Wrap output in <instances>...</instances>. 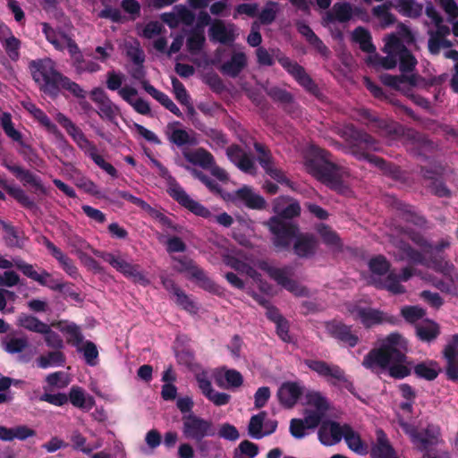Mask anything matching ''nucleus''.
<instances>
[{
	"instance_id": "nucleus-42",
	"label": "nucleus",
	"mask_w": 458,
	"mask_h": 458,
	"mask_svg": "<svg viewBox=\"0 0 458 458\" xmlns=\"http://www.w3.org/2000/svg\"><path fill=\"white\" fill-rule=\"evenodd\" d=\"M352 40L358 43L361 51L365 53L371 54L376 51V47L372 43L370 32L361 26L357 27L353 30Z\"/></svg>"
},
{
	"instance_id": "nucleus-45",
	"label": "nucleus",
	"mask_w": 458,
	"mask_h": 458,
	"mask_svg": "<svg viewBox=\"0 0 458 458\" xmlns=\"http://www.w3.org/2000/svg\"><path fill=\"white\" fill-rule=\"evenodd\" d=\"M374 284L378 289H386L394 294H401L405 292L403 285L400 284L399 276L394 273H390L384 280H377Z\"/></svg>"
},
{
	"instance_id": "nucleus-21",
	"label": "nucleus",
	"mask_w": 458,
	"mask_h": 458,
	"mask_svg": "<svg viewBox=\"0 0 458 458\" xmlns=\"http://www.w3.org/2000/svg\"><path fill=\"white\" fill-rule=\"evenodd\" d=\"M439 431L433 426H428L424 430H413L411 433V442L417 449L424 454L432 450V446L437 445Z\"/></svg>"
},
{
	"instance_id": "nucleus-62",
	"label": "nucleus",
	"mask_w": 458,
	"mask_h": 458,
	"mask_svg": "<svg viewBox=\"0 0 458 458\" xmlns=\"http://www.w3.org/2000/svg\"><path fill=\"white\" fill-rule=\"evenodd\" d=\"M0 124L4 133L14 141H21L22 139L21 133L17 131L13 123L12 116L9 113H3L1 116Z\"/></svg>"
},
{
	"instance_id": "nucleus-61",
	"label": "nucleus",
	"mask_w": 458,
	"mask_h": 458,
	"mask_svg": "<svg viewBox=\"0 0 458 458\" xmlns=\"http://www.w3.org/2000/svg\"><path fill=\"white\" fill-rule=\"evenodd\" d=\"M402 233L406 235L414 244H416L425 253L427 248L431 247L426 237L411 227L402 228Z\"/></svg>"
},
{
	"instance_id": "nucleus-19",
	"label": "nucleus",
	"mask_w": 458,
	"mask_h": 458,
	"mask_svg": "<svg viewBox=\"0 0 458 458\" xmlns=\"http://www.w3.org/2000/svg\"><path fill=\"white\" fill-rule=\"evenodd\" d=\"M393 244L396 249L394 254L395 259L398 261H407L413 265H425L426 259L423 251L414 249L409 242L403 239L396 238L393 241Z\"/></svg>"
},
{
	"instance_id": "nucleus-6",
	"label": "nucleus",
	"mask_w": 458,
	"mask_h": 458,
	"mask_svg": "<svg viewBox=\"0 0 458 458\" xmlns=\"http://www.w3.org/2000/svg\"><path fill=\"white\" fill-rule=\"evenodd\" d=\"M79 242L81 249H90L95 256L108 263L113 268L121 273L124 277L131 279L133 282L139 283L144 286L149 284V280L140 270V266L139 264H132L126 261L120 255V253L114 254L113 252L95 250L81 239L79 240Z\"/></svg>"
},
{
	"instance_id": "nucleus-39",
	"label": "nucleus",
	"mask_w": 458,
	"mask_h": 458,
	"mask_svg": "<svg viewBox=\"0 0 458 458\" xmlns=\"http://www.w3.org/2000/svg\"><path fill=\"white\" fill-rule=\"evenodd\" d=\"M146 92L148 93L153 98L158 101L164 107L169 110L177 117H182V113L174 101L164 92L157 89L154 86L146 87Z\"/></svg>"
},
{
	"instance_id": "nucleus-53",
	"label": "nucleus",
	"mask_w": 458,
	"mask_h": 458,
	"mask_svg": "<svg viewBox=\"0 0 458 458\" xmlns=\"http://www.w3.org/2000/svg\"><path fill=\"white\" fill-rule=\"evenodd\" d=\"M74 184L77 188L82 190L84 192L97 198L108 199V197L98 190L97 184L85 176H81L75 179Z\"/></svg>"
},
{
	"instance_id": "nucleus-28",
	"label": "nucleus",
	"mask_w": 458,
	"mask_h": 458,
	"mask_svg": "<svg viewBox=\"0 0 458 458\" xmlns=\"http://www.w3.org/2000/svg\"><path fill=\"white\" fill-rule=\"evenodd\" d=\"M247 66V56L243 52H235L231 58L225 62L219 71L225 76L236 78L242 70Z\"/></svg>"
},
{
	"instance_id": "nucleus-9",
	"label": "nucleus",
	"mask_w": 458,
	"mask_h": 458,
	"mask_svg": "<svg viewBox=\"0 0 458 458\" xmlns=\"http://www.w3.org/2000/svg\"><path fill=\"white\" fill-rule=\"evenodd\" d=\"M57 121L85 155L90 157L98 166L103 169L107 162L98 153L97 146L88 140L81 129L63 114H58Z\"/></svg>"
},
{
	"instance_id": "nucleus-7",
	"label": "nucleus",
	"mask_w": 458,
	"mask_h": 458,
	"mask_svg": "<svg viewBox=\"0 0 458 458\" xmlns=\"http://www.w3.org/2000/svg\"><path fill=\"white\" fill-rule=\"evenodd\" d=\"M159 175L166 182V192L180 206L188 209L196 216L203 218L211 216V212L199 201L191 199L177 180L170 174L169 170L162 164L157 167Z\"/></svg>"
},
{
	"instance_id": "nucleus-22",
	"label": "nucleus",
	"mask_w": 458,
	"mask_h": 458,
	"mask_svg": "<svg viewBox=\"0 0 458 458\" xmlns=\"http://www.w3.org/2000/svg\"><path fill=\"white\" fill-rule=\"evenodd\" d=\"M407 361L411 363V365H407L409 369L407 377L411 376L413 371L418 378L433 381L441 371L437 362L434 360L421 361L416 364L413 359L407 357Z\"/></svg>"
},
{
	"instance_id": "nucleus-40",
	"label": "nucleus",
	"mask_w": 458,
	"mask_h": 458,
	"mask_svg": "<svg viewBox=\"0 0 458 458\" xmlns=\"http://www.w3.org/2000/svg\"><path fill=\"white\" fill-rule=\"evenodd\" d=\"M439 335V325L434 321H428L426 324L416 326V335L422 342L430 343L436 340Z\"/></svg>"
},
{
	"instance_id": "nucleus-26",
	"label": "nucleus",
	"mask_w": 458,
	"mask_h": 458,
	"mask_svg": "<svg viewBox=\"0 0 458 458\" xmlns=\"http://www.w3.org/2000/svg\"><path fill=\"white\" fill-rule=\"evenodd\" d=\"M381 81L384 85L388 86L396 90L405 91L406 85L411 87H417L424 79L418 74H383L381 75Z\"/></svg>"
},
{
	"instance_id": "nucleus-33",
	"label": "nucleus",
	"mask_w": 458,
	"mask_h": 458,
	"mask_svg": "<svg viewBox=\"0 0 458 458\" xmlns=\"http://www.w3.org/2000/svg\"><path fill=\"white\" fill-rule=\"evenodd\" d=\"M376 437L377 444L371 448V454L376 458H393L394 449L391 445L385 431L377 428Z\"/></svg>"
},
{
	"instance_id": "nucleus-50",
	"label": "nucleus",
	"mask_w": 458,
	"mask_h": 458,
	"mask_svg": "<svg viewBox=\"0 0 458 458\" xmlns=\"http://www.w3.org/2000/svg\"><path fill=\"white\" fill-rule=\"evenodd\" d=\"M318 233L320 235L323 242L330 247H340L341 240L336 232H335L330 226L323 223L318 224L316 226Z\"/></svg>"
},
{
	"instance_id": "nucleus-29",
	"label": "nucleus",
	"mask_w": 458,
	"mask_h": 458,
	"mask_svg": "<svg viewBox=\"0 0 458 458\" xmlns=\"http://www.w3.org/2000/svg\"><path fill=\"white\" fill-rule=\"evenodd\" d=\"M182 156L191 165H198L206 170L215 164L214 156L201 147L194 150H184L182 151Z\"/></svg>"
},
{
	"instance_id": "nucleus-58",
	"label": "nucleus",
	"mask_w": 458,
	"mask_h": 458,
	"mask_svg": "<svg viewBox=\"0 0 458 458\" xmlns=\"http://www.w3.org/2000/svg\"><path fill=\"white\" fill-rule=\"evenodd\" d=\"M368 266L370 272L377 276L386 275L391 267L390 262L383 255H377L371 258Z\"/></svg>"
},
{
	"instance_id": "nucleus-4",
	"label": "nucleus",
	"mask_w": 458,
	"mask_h": 458,
	"mask_svg": "<svg viewBox=\"0 0 458 458\" xmlns=\"http://www.w3.org/2000/svg\"><path fill=\"white\" fill-rule=\"evenodd\" d=\"M330 152L322 149L318 155L306 161L307 171L317 180L330 189L341 191L344 187V178L348 175L345 167L333 162Z\"/></svg>"
},
{
	"instance_id": "nucleus-25",
	"label": "nucleus",
	"mask_w": 458,
	"mask_h": 458,
	"mask_svg": "<svg viewBox=\"0 0 458 458\" xmlns=\"http://www.w3.org/2000/svg\"><path fill=\"white\" fill-rule=\"evenodd\" d=\"M233 201H241L250 209L262 210L267 207L265 199L261 195L254 192L253 190L247 185L234 191Z\"/></svg>"
},
{
	"instance_id": "nucleus-15",
	"label": "nucleus",
	"mask_w": 458,
	"mask_h": 458,
	"mask_svg": "<svg viewBox=\"0 0 458 458\" xmlns=\"http://www.w3.org/2000/svg\"><path fill=\"white\" fill-rule=\"evenodd\" d=\"M393 356L387 352L386 348L381 346L372 348L363 358L361 365L370 370L372 373L379 374L383 370H387L390 376V368L394 366Z\"/></svg>"
},
{
	"instance_id": "nucleus-56",
	"label": "nucleus",
	"mask_w": 458,
	"mask_h": 458,
	"mask_svg": "<svg viewBox=\"0 0 458 458\" xmlns=\"http://www.w3.org/2000/svg\"><path fill=\"white\" fill-rule=\"evenodd\" d=\"M10 36L6 38L3 42V47L4 48L9 58L16 62L20 58V47L21 40L17 38L13 33L6 28Z\"/></svg>"
},
{
	"instance_id": "nucleus-18",
	"label": "nucleus",
	"mask_w": 458,
	"mask_h": 458,
	"mask_svg": "<svg viewBox=\"0 0 458 458\" xmlns=\"http://www.w3.org/2000/svg\"><path fill=\"white\" fill-rule=\"evenodd\" d=\"M293 239L295 240L293 247V252L299 258L310 259L317 253L318 240L314 234L299 232L296 236L293 237Z\"/></svg>"
},
{
	"instance_id": "nucleus-48",
	"label": "nucleus",
	"mask_w": 458,
	"mask_h": 458,
	"mask_svg": "<svg viewBox=\"0 0 458 458\" xmlns=\"http://www.w3.org/2000/svg\"><path fill=\"white\" fill-rule=\"evenodd\" d=\"M37 365L40 369H47L52 366H64L65 356L61 351L49 352L46 355H40L37 359Z\"/></svg>"
},
{
	"instance_id": "nucleus-23",
	"label": "nucleus",
	"mask_w": 458,
	"mask_h": 458,
	"mask_svg": "<svg viewBox=\"0 0 458 458\" xmlns=\"http://www.w3.org/2000/svg\"><path fill=\"white\" fill-rule=\"evenodd\" d=\"M4 166L18 179L24 186L30 185L34 188L35 192L47 194V189L43 185L41 179L31 173L30 170L24 169L21 165H10L4 163Z\"/></svg>"
},
{
	"instance_id": "nucleus-46",
	"label": "nucleus",
	"mask_w": 458,
	"mask_h": 458,
	"mask_svg": "<svg viewBox=\"0 0 458 458\" xmlns=\"http://www.w3.org/2000/svg\"><path fill=\"white\" fill-rule=\"evenodd\" d=\"M267 95L275 102H278L284 106L293 105L294 103L293 95L286 89L274 86L267 88L265 89ZM284 110L290 112L287 106H284Z\"/></svg>"
},
{
	"instance_id": "nucleus-47",
	"label": "nucleus",
	"mask_w": 458,
	"mask_h": 458,
	"mask_svg": "<svg viewBox=\"0 0 458 458\" xmlns=\"http://www.w3.org/2000/svg\"><path fill=\"white\" fill-rule=\"evenodd\" d=\"M61 89L67 90L72 96L79 99H84L86 98V91L75 81H72L67 76L62 74L60 80L57 82V96Z\"/></svg>"
},
{
	"instance_id": "nucleus-51",
	"label": "nucleus",
	"mask_w": 458,
	"mask_h": 458,
	"mask_svg": "<svg viewBox=\"0 0 458 458\" xmlns=\"http://www.w3.org/2000/svg\"><path fill=\"white\" fill-rule=\"evenodd\" d=\"M266 417L267 412L264 411L251 416L248 425V434L252 438L260 439L265 437L264 431H262V428Z\"/></svg>"
},
{
	"instance_id": "nucleus-30",
	"label": "nucleus",
	"mask_w": 458,
	"mask_h": 458,
	"mask_svg": "<svg viewBox=\"0 0 458 458\" xmlns=\"http://www.w3.org/2000/svg\"><path fill=\"white\" fill-rule=\"evenodd\" d=\"M179 124V122H174L167 124L166 135L168 140L177 147H182L185 145H196L197 140L195 137L191 136L186 130L177 128L176 126Z\"/></svg>"
},
{
	"instance_id": "nucleus-17",
	"label": "nucleus",
	"mask_w": 458,
	"mask_h": 458,
	"mask_svg": "<svg viewBox=\"0 0 458 458\" xmlns=\"http://www.w3.org/2000/svg\"><path fill=\"white\" fill-rule=\"evenodd\" d=\"M304 394V386L296 381L284 382L278 388L276 395L279 403L285 409H292Z\"/></svg>"
},
{
	"instance_id": "nucleus-38",
	"label": "nucleus",
	"mask_w": 458,
	"mask_h": 458,
	"mask_svg": "<svg viewBox=\"0 0 458 458\" xmlns=\"http://www.w3.org/2000/svg\"><path fill=\"white\" fill-rule=\"evenodd\" d=\"M190 279L194 280L200 288L207 292L217 295L222 293V288L208 277L207 273L201 267L195 269V272Z\"/></svg>"
},
{
	"instance_id": "nucleus-57",
	"label": "nucleus",
	"mask_w": 458,
	"mask_h": 458,
	"mask_svg": "<svg viewBox=\"0 0 458 458\" xmlns=\"http://www.w3.org/2000/svg\"><path fill=\"white\" fill-rule=\"evenodd\" d=\"M205 41L204 32L191 30L186 41L187 49L191 54H198L203 48Z\"/></svg>"
},
{
	"instance_id": "nucleus-35",
	"label": "nucleus",
	"mask_w": 458,
	"mask_h": 458,
	"mask_svg": "<svg viewBox=\"0 0 458 458\" xmlns=\"http://www.w3.org/2000/svg\"><path fill=\"white\" fill-rule=\"evenodd\" d=\"M208 34L211 41L219 42L221 44H228L234 40L233 32L226 29L221 20H216L212 23Z\"/></svg>"
},
{
	"instance_id": "nucleus-20",
	"label": "nucleus",
	"mask_w": 458,
	"mask_h": 458,
	"mask_svg": "<svg viewBox=\"0 0 458 458\" xmlns=\"http://www.w3.org/2000/svg\"><path fill=\"white\" fill-rule=\"evenodd\" d=\"M344 435V424L334 420H325L321 423L318 437L320 443L326 446L338 444Z\"/></svg>"
},
{
	"instance_id": "nucleus-31",
	"label": "nucleus",
	"mask_w": 458,
	"mask_h": 458,
	"mask_svg": "<svg viewBox=\"0 0 458 458\" xmlns=\"http://www.w3.org/2000/svg\"><path fill=\"white\" fill-rule=\"evenodd\" d=\"M67 397L68 402L81 410L89 411L95 405L94 397L87 394L85 390L78 386H72L71 387Z\"/></svg>"
},
{
	"instance_id": "nucleus-5",
	"label": "nucleus",
	"mask_w": 458,
	"mask_h": 458,
	"mask_svg": "<svg viewBox=\"0 0 458 458\" xmlns=\"http://www.w3.org/2000/svg\"><path fill=\"white\" fill-rule=\"evenodd\" d=\"M28 68L39 90L56 98L57 82L63 73L57 71L55 62L49 57L38 58L30 61Z\"/></svg>"
},
{
	"instance_id": "nucleus-63",
	"label": "nucleus",
	"mask_w": 458,
	"mask_h": 458,
	"mask_svg": "<svg viewBox=\"0 0 458 458\" xmlns=\"http://www.w3.org/2000/svg\"><path fill=\"white\" fill-rule=\"evenodd\" d=\"M13 266L20 270L24 276L27 277L36 281L37 283H42V276L43 271L41 274H38L35 269L33 265L26 263L21 259H13Z\"/></svg>"
},
{
	"instance_id": "nucleus-54",
	"label": "nucleus",
	"mask_w": 458,
	"mask_h": 458,
	"mask_svg": "<svg viewBox=\"0 0 458 458\" xmlns=\"http://www.w3.org/2000/svg\"><path fill=\"white\" fill-rule=\"evenodd\" d=\"M305 400L306 404L316 408L315 411L325 413L329 408L327 399L319 392L307 391Z\"/></svg>"
},
{
	"instance_id": "nucleus-12",
	"label": "nucleus",
	"mask_w": 458,
	"mask_h": 458,
	"mask_svg": "<svg viewBox=\"0 0 458 458\" xmlns=\"http://www.w3.org/2000/svg\"><path fill=\"white\" fill-rule=\"evenodd\" d=\"M431 267L436 272L441 273L444 278L430 276V284L444 293L455 294L458 273L454 266L450 261H443L440 259H435Z\"/></svg>"
},
{
	"instance_id": "nucleus-24",
	"label": "nucleus",
	"mask_w": 458,
	"mask_h": 458,
	"mask_svg": "<svg viewBox=\"0 0 458 458\" xmlns=\"http://www.w3.org/2000/svg\"><path fill=\"white\" fill-rule=\"evenodd\" d=\"M348 310L359 318L361 324L369 328L375 325H378L386 321L385 315L382 311L372 308H364L358 305H351Z\"/></svg>"
},
{
	"instance_id": "nucleus-2",
	"label": "nucleus",
	"mask_w": 458,
	"mask_h": 458,
	"mask_svg": "<svg viewBox=\"0 0 458 458\" xmlns=\"http://www.w3.org/2000/svg\"><path fill=\"white\" fill-rule=\"evenodd\" d=\"M350 151L359 160H367L378 167L385 174L397 176L400 169L397 165L386 161L384 158L372 155L370 151H379L381 147L379 141L375 140L368 132L352 127L349 134Z\"/></svg>"
},
{
	"instance_id": "nucleus-59",
	"label": "nucleus",
	"mask_w": 458,
	"mask_h": 458,
	"mask_svg": "<svg viewBox=\"0 0 458 458\" xmlns=\"http://www.w3.org/2000/svg\"><path fill=\"white\" fill-rule=\"evenodd\" d=\"M173 259L176 262V265L174 266V269L179 273H188L189 278L191 277L195 269L199 267L193 259L187 256L174 257Z\"/></svg>"
},
{
	"instance_id": "nucleus-64",
	"label": "nucleus",
	"mask_w": 458,
	"mask_h": 458,
	"mask_svg": "<svg viewBox=\"0 0 458 458\" xmlns=\"http://www.w3.org/2000/svg\"><path fill=\"white\" fill-rule=\"evenodd\" d=\"M399 57V70L403 72H412L417 64V60L412 53L407 48L403 53L398 55Z\"/></svg>"
},
{
	"instance_id": "nucleus-49",
	"label": "nucleus",
	"mask_w": 458,
	"mask_h": 458,
	"mask_svg": "<svg viewBox=\"0 0 458 458\" xmlns=\"http://www.w3.org/2000/svg\"><path fill=\"white\" fill-rule=\"evenodd\" d=\"M2 348L9 354L22 352L28 346L27 337H5L1 342Z\"/></svg>"
},
{
	"instance_id": "nucleus-36",
	"label": "nucleus",
	"mask_w": 458,
	"mask_h": 458,
	"mask_svg": "<svg viewBox=\"0 0 458 458\" xmlns=\"http://www.w3.org/2000/svg\"><path fill=\"white\" fill-rule=\"evenodd\" d=\"M343 438L352 451L359 454H367V445L363 443L359 433L355 432L349 424H344V435Z\"/></svg>"
},
{
	"instance_id": "nucleus-13",
	"label": "nucleus",
	"mask_w": 458,
	"mask_h": 458,
	"mask_svg": "<svg viewBox=\"0 0 458 458\" xmlns=\"http://www.w3.org/2000/svg\"><path fill=\"white\" fill-rule=\"evenodd\" d=\"M304 363L310 369L317 372L321 377H332L345 383V388L352 394L359 398L355 393V386L353 383L346 378L344 369H342L338 365H330L327 362L319 360H305Z\"/></svg>"
},
{
	"instance_id": "nucleus-41",
	"label": "nucleus",
	"mask_w": 458,
	"mask_h": 458,
	"mask_svg": "<svg viewBox=\"0 0 458 458\" xmlns=\"http://www.w3.org/2000/svg\"><path fill=\"white\" fill-rule=\"evenodd\" d=\"M16 324L20 327L38 334H41L47 325L37 317L27 313H21L17 318Z\"/></svg>"
},
{
	"instance_id": "nucleus-27",
	"label": "nucleus",
	"mask_w": 458,
	"mask_h": 458,
	"mask_svg": "<svg viewBox=\"0 0 458 458\" xmlns=\"http://www.w3.org/2000/svg\"><path fill=\"white\" fill-rule=\"evenodd\" d=\"M297 31L305 38L306 41L322 56L327 57L330 50L324 42L317 36L312 29L306 22L299 21L296 22Z\"/></svg>"
},
{
	"instance_id": "nucleus-52",
	"label": "nucleus",
	"mask_w": 458,
	"mask_h": 458,
	"mask_svg": "<svg viewBox=\"0 0 458 458\" xmlns=\"http://www.w3.org/2000/svg\"><path fill=\"white\" fill-rule=\"evenodd\" d=\"M185 168L191 173V174L195 179L200 181L209 190V191L215 194L221 195L222 188L215 180L211 179L206 174L194 167L186 165Z\"/></svg>"
},
{
	"instance_id": "nucleus-44",
	"label": "nucleus",
	"mask_w": 458,
	"mask_h": 458,
	"mask_svg": "<svg viewBox=\"0 0 458 458\" xmlns=\"http://www.w3.org/2000/svg\"><path fill=\"white\" fill-rule=\"evenodd\" d=\"M352 17V8L347 2L335 4L332 13H327V20L329 21L347 22Z\"/></svg>"
},
{
	"instance_id": "nucleus-32",
	"label": "nucleus",
	"mask_w": 458,
	"mask_h": 458,
	"mask_svg": "<svg viewBox=\"0 0 458 458\" xmlns=\"http://www.w3.org/2000/svg\"><path fill=\"white\" fill-rule=\"evenodd\" d=\"M442 353L445 360V373L447 380L458 382V352L447 344Z\"/></svg>"
},
{
	"instance_id": "nucleus-55",
	"label": "nucleus",
	"mask_w": 458,
	"mask_h": 458,
	"mask_svg": "<svg viewBox=\"0 0 458 458\" xmlns=\"http://www.w3.org/2000/svg\"><path fill=\"white\" fill-rule=\"evenodd\" d=\"M60 330L67 335L68 344H71L77 348L82 344L84 336L81 333V327L77 324L73 322L69 323L61 327Z\"/></svg>"
},
{
	"instance_id": "nucleus-60",
	"label": "nucleus",
	"mask_w": 458,
	"mask_h": 458,
	"mask_svg": "<svg viewBox=\"0 0 458 458\" xmlns=\"http://www.w3.org/2000/svg\"><path fill=\"white\" fill-rule=\"evenodd\" d=\"M450 244L451 243L448 239H442L437 244L433 245L431 243V247L426 249L425 254L428 256V260L431 263V267L433 266V260L435 259H440L443 261H446L443 255V251L444 250L449 248Z\"/></svg>"
},
{
	"instance_id": "nucleus-16",
	"label": "nucleus",
	"mask_w": 458,
	"mask_h": 458,
	"mask_svg": "<svg viewBox=\"0 0 458 458\" xmlns=\"http://www.w3.org/2000/svg\"><path fill=\"white\" fill-rule=\"evenodd\" d=\"M406 136L411 145V150L414 155L421 157L424 160L428 158L429 154L434 153L437 149V145L421 132L409 130Z\"/></svg>"
},
{
	"instance_id": "nucleus-37",
	"label": "nucleus",
	"mask_w": 458,
	"mask_h": 458,
	"mask_svg": "<svg viewBox=\"0 0 458 458\" xmlns=\"http://www.w3.org/2000/svg\"><path fill=\"white\" fill-rule=\"evenodd\" d=\"M190 279L194 280L200 288L207 292L217 295L222 293V288L208 277L207 273L201 267L195 269V272Z\"/></svg>"
},
{
	"instance_id": "nucleus-14",
	"label": "nucleus",
	"mask_w": 458,
	"mask_h": 458,
	"mask_svg": "<svg viewBox=\"0 0 458 458\" xmlns=\"http://www.w3.org/2000/svg\"><path fill=\"white\" fill-rule=\"evenodd\" d=\"M325 328L330 337L344 347L353 348L360 342L359 336L352 330V326L346 325L341 320L332 319L327 321Z\"/></svg>"
},
{
	"instance_id": "nucleus-8",
	"label": "nucleus",
	"mask_w": 458,
	"mask_h": 458,
	"mask_svg": "<svg viewBox=\"0 0 458 458\" xmlns=\"http://www.w3.org/2000/svg\"><path fill=\"white\" fill-rule=\"evenodd\" d=\"M380 346L386 348L387 352L393 356L394 363H398L390 368V377L394 379L407 377L409 374L407 365H411L407 361V341L399 333H391Z\"/></svg>"
},
{
	"instance_id": "nucleus-1",
	"label": "nucleus",
	"mask_w": 458,
	"mask_h": 458,
	"mask_svg": "<svg viewBox=\"0 0 458 458\" xmlns=\"http://www.w3.org/2000/svg\"><path fill=\"white\" fill-rule=\"evenodd\" d=\"M274 211L276 215L263 222V225L271 233V242L276 250H286L291 246L293 237L300 231L299 225L292 219L300 216L301 206L294 201L280 210L275 205Z\"/></svg>"
},
{
	"instance_id": "nucleus-3",
	"label": "nucleus",
	"mask_w": 458,
	"mask_h": 458,
	"mask_svg": "<svg viewBox=\"0 0 458 458\" xmlns=\"http://www.w3.org/2000/svg\"><path fill=\"white\" fill-rule=\"evenodd\" d=\"M256 56L258 64L261 66H272L276 59L306 91L313 95L318 92V85L307 73L305 68L283 54L279 48H272L269 52L267 48L259 47L256 50Z\"/></svg>"
},
{
	"instance_id": "nucleus-34",
	"label": "nucleus",
	"mask_w": 458,
	"mask_h": 458,
	"mask_svg": "<svg viewBox=\"0 0 458 458\" xmlns=\"http://www.w3.org/2000/svg\"><path fill=\"white\" fill-rule=\"evenodd\" d=\"M0 186H4L6 192L24 208L38 209L36 202L21 187L6 185L2 179H0Z\"/></svg>"
},
{
	"instance_id": "nucleus-10",
	"label": "nucleus",
	"mask_w": 458,
	"mask_h": 458,
	"mask_svg": "<svg viewBox=\"0 0 458 458\" xmlns=\"http://www.w3.org/2000/svg\"><path fill=\"white\" fill-rule=\"evenodd\" d=\"M257 267L266 272L278 285L294 295H309V290L306 287L300 285L295 280L289 277L293 274V268L291 267H276L271 266L267 260H258Z\"/></svg>"
},
{
	"instance_id": "nucleus-11",
	"label": "nucleus",
	"mask_w": 458,
	"mask_h": 458,
	"mask_svg": "<svg viewBox=\"0 0 458 458\" xmlns=\"http://www.w3.org/2000/svg\"><path fill=\"white\" fill-rule=\"evenodd\" d=\"M182 432L184 438L196 441L214 437L216 428L211 420L191 412L182 417Z\"/></svg>"
},
{
	"instance_id": "nucleus-43",
	"label": "nucleus",
	"mask_w": 458,
	"mask_h": 458,
	"mask_svg": "<svg viewBox=\"0 0 458 458\" xmlns=\"http://www.w3.org/2000/svg\"><path fill=\"white\" fill-rule=\"evenodd\" d=\"M38 119L42 125H44L48 131L53 133L57 139L62 140V149L64 152H72L74 150L73 147L68 143V141L64 139L63 133L59 131L57 126L51 122L50 118L40 109H38Z\"/></svg>"
}]
</instances>
